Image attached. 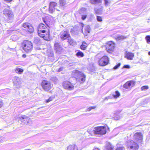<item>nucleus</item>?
Returning a JSON list of instances; mask_svg holds the SVG:
<instances>
[{
    "mask_svg": "<svg viewBox=\"0 0 150 150\" xmlns=\"http://www.w3.org/2000/svg\"><path fill=\"white\" fill-rule=\"evenodd\" d=\"M38 35L45 40H48L49 37V33L46 25L43 23L39 24L38 27Z\"/></svg>",
    "mask_w": 150,
    "mask_h": 150,
    "instance_id": "nucleus-1",
    "label": "nucleus"
},
{
    "mask_svg": "<svg viewBox=\"0 0 150 150\" xmlns=\"http://www.w3.org/2000/svg\"><path fill=\"white\" fill-rule=\"evenodd\" d=\"M72 75L81 83H83L85 81L86 76L83 73L78 70L74 71L72 73Z\"/></svg>",
    "mask_w": 150,
    "mask_h": 150,
    "instance_id": "nucleus-2",
    "label": "nucleus"
},
{
    "mask_svg": "<svg viewBox=\"0 0 150 150\" xmlns=\"http://www.w3.org/2000/svg\"><path fill=\"white\" fill-rule=\"evenodd\" d=\"M106 127L104 126L96 127L93 130L94 134L96 135H102L106 133Z\"/></svg>",
    "mask_w": 150,
    "mask_h": 150,
    "instance_id": "nucleus-3",
    "label": "nucleus"
},
{
    "mask_svg": "<svg viewBox=\"0 0 150 150\" xmlns=\"http://www.w3.org/2000/svg\"><path fill=\"white\" fill-rule=\"evenodd\" d=\"M23 49L26 52H30L33 49L32 42L28 40L24 41L22 44Z\"/></svg>",
    "mask_w": 150,
    "mask_h": 150,
    "instance_id": "nucleus-4",
    "label": "nucleus"
},
{
    "mask_svg": "<svg viewBox=\"0 0 150 150\" xmlns=\"http://www.w3.org/2000/svg\"><path fill=\"white\" fill-rule=\"evenodd\" d=\"M3 13L8 21L13 18V15L12 11L10 9L9 6H8V8L4 9Z\"/></svg>",
    "mask_w": 150,
    "mask_h": 150,
    "instance_id": "nucleus-5",
    "label": "nucleus"
},
{
    "mask_svg": "<svg viewBox=\"0 0 150 150\" xmlns=\"http://www.w3.org/2000/svg\"><path fill=\"white\" fill-rule=\"evenodd\" d=\"M42 86L45 90L48 91L52 88L53 85L50 82L44 80L42 82Z\"/></svg>",
    "mask_w": 150,
    "mask_h": 150,
    "instance_id": "nucleus-6",
    "label": "nucleus"
},
{
    "mask_svg": "<svg viewBox=\"0 0 150 150\" xmlns=\"http://www.w3.org/2000/svg\"><path fill=\"white\" fill-rule=\"evenodd\" d=\"M137 142H135L133 140L128 141L127 142L128 148L131 149H133L134 150H137L139 148V146Z\"/></svg>",
    "mask_w": 150,
    "mask_h": 150,
    "instance_id": "nucleus-7",
    "label": "nucleus"
},
{
    "mask_svg": "<svg viewBox=\"0 0 150 150\" xmlns=\"http://www.w3.org/2000/svg\"><path fill=\"white\" fill-rule=\"evenodd\" d=\"M109 59L108 57L104 56L99 60L98 64L99 65L102 66H105L108 63Z\"/></svg>",
    "mask_w": 150,
    "mask_h": 150,
    "instance_id": "nucleus-8",
    "label": "nucleus"
},
{
    "mask_svg": "<svg viewBox=\"0 0 150 150\" xmlns=\"http://www.w3.org/2000/svg\"><path fill=\"white\" fill-rule=\"evenodd\" d=\"M115 46V45L113 42L112 41L109 42L106 46V50L108 52L111 53L113 51Z\"/></svg>",
    "mask_w": 150,
    "mask_h": 150,
    "instance_id": "nucleus-9",
    "label": "nucleus"
},
{
    "mask_svg": "<svg viewBox=\"0 0 150 150\" xmlns=\"http://www.w3.org/2000/svg\"><path fill=\"white\" fill-rule=\"evenodd\" d=\"M142 135L140 132L136 133L134 136V139L137 143H141L143 140Z\"/></svg>",
    "mask_w": 150,
    "mask_h": 150,
    "instance_id": "nucleus-10",
    "label": "nucleus"
},
{
    "mask_svg": "<svg viewBox=\"0 0 150 150\" xmlns=\"http://www.w3.org/2000/svg\"><path fill=\"white\" fill-rule=\"evenodd\" d=\"M63 86L65 89L72 90L74 88V86L69 82L65 81L63 83Z\"/></svg>",
    "mask_w": 150,
    "mask_h": 150,
    "instance_id": "nucleus-11",
    "label": "nucleus"
},
{
    "mask_svg": "<svg viewBox=\"0 0 150 150\" xmlns=\"http://www.w3.org/2000/svg\"><path fill=\"white\" fill-rule=\"evenodd\" d=\"M23 27L26 28L28 32L30 33H33L34 31L33 26L30 23H24L23 25Z\"/></svg>",
    "mask_w": 150,
    "mask_h": 150,
    "instance_id": "nucleus-12",
    "label": "nucleus"
},
{
    "mask_svg": "<svg viewBox=\"0 0 150 150\" xmlns=\"http://www.w3.org/2000/svg\"><path fill=\"white\" fill-rule=\"evenodd\" d=\"M79 12L81 14V19L83 20H85L87 16V9L83 8L79 10Z\"/></svg>",
    "mask_w": 150,
    "mask_h": 150,
    "instance_id": "nucleus-13",
    "label": "nucleus"
},
{
    "mask_svg": "<svg viewBox=\"0 0 150 150\" xmlns=\"http://www.w3.org/2000/svg\"><path fill=\"white\" fill-rule=\"evenodd\" d=\"M14 86L16 88H19L21 86V80L19 77L15 76L13 79Z\"/></svg>",
    "mask_w": 150,
    "mask_h": 150,
    "instance_id": "nucleus-14",
    "label": "nucleus"
},
{
    "mask_svg": "<svg viewBox=\"0 0 150 150\" xmlns=\"http://www.w3.org/2000/svg\"><path fill=\"white\" fill-rule=\"evenodd\" d=\"M60 37L62 40H64L67 39L70 36V34L67 31H62L60 34Z\"/></svg>",
    "mask_w": 150,
    "mask_h": 150,
    "instance_id": "nucleus-15",
    "label": "nucleus"
},
{
    "mask_svg": "<svg viewBox=\"0 0 150 150\" xmlns=\"http://www.w3.org/2000/svg\"><path fill=\"white\" fill-rule=\"evenodd\" d=\"M135 85V82L133 81H127L123 85V87L127 89H129L133 87Z\"/></svg>",
    "mask_w": 150,
    "mask_h": 150,
    "instance_id": "nucleus-16",
    "label": "nucleus"
},
{
    "mask_svg": "<svg viewBox=\"0 0 150 150\" xmlns=\"http://www.w3.org/2000/svg\"><path fill=\"white\" fill-rule=\"evenodd\" d=\"M57 5V4L54 2H50L49 7V11L50 13H52L54 10V7Z\"/></svg>",
    "mask_w": 150,
    "mask_h": 150,
    "instance_id": "nucleus-17",
    "label": "nucleus"
},
{
    "mask_svg": "<svg viewBox=\"0 0 150 150\" xmlns=\"http://www.w3.org/2000/svg\"><path fill=\"white\" fill-rule=\"evenodd\" d=\"M134 53L129 52H126L125 54V57L129 60L133 59L134 57Z\"/></svg>",
    "mask_w": 150,
    "mask_h": 150,
    "instance_id": "nucleus-18",
    "label": "nucleus"
},
{
    "mask_svg": "<svg viewBox=\"0 0 150 150\" xmlns=\"http://www.w3.org/2000/svg\"><path fill=\"white\" fill-rule=\"evenodd\" d=\"M20 121L23 122L24 124L28 123L30 120V118L25 115H23L21 117H19Z\"/></svg>",
    "mask_w": 150,
    "mask_h": 150,
    "instance_id": "nucleus-19",
    "label": "nucleus"
},
{
    "mask_svg": "<svg viewBox=\"0 0 150 150\" xmlns=\"http://www.w3.org/2000/svg\"><path fill=\"white\" fill-rule=\"evenodd\" d=\"M94 10L96 13L98 14H101L103 12L102 6H100L99 8H95Z\"/></svg>",
    "mask_w": 150,
    "mask_h": 150,
    "instance_id": "nucleus-20",
    "label": "nucleus"
},
{
    "mask_svg": "<svg viewBox=\"0 0 150 150\" xmlns=\"http://www.w3.org/2000/svg\"><path fill=\"white\" fill-rule=\"evenodd\" d=\"M127 38V37L122 35H117L115 36V38L117 40H122Z\"/></svg>",
    "mask_w": 150,
    "mask_h": 150,
    "instance_id": "nucleus-21",
    "label": "nucleus"
},
{
    "mask_svg": "<svg viewBox=\"0 0 150 150\" xmlns=\"http://www.w3.org/2000/svg\"><path fill=\"white\" fill-rule=\"evenodd\" d=\"M55 49L57 52L62 49V48L59 45V43H55L54 45Z\"/></svg>",
    "mask_w": 150,
    "mask_h": 150,
    "instance_id": "nucleus-22",
    "label": "nucleus"
},
{
    "mask_svg": "<svg viewBox=\"0 0 150 150\" xmlns=\"http://www.w3.org/2000/svg\"><path fill=\"white\" fill-rule=\"evenodd\" d=\"M77 150L76 146L75 145H70L68 146L67 147V150Z\"/></svg>",
    "mask_w": 150,
    "mask_h": 150,
    "instance_id": "nucleus-23",
    "label": "nucleus"
},
{
    "mask_svg": "<svg viewBox=\"0 0 150 150\" xmlns=\"http://www.w3.org/2000/svg\"><path fill=\"white\" fill-rule=\"evenodd\" d=\"M87 46V43L85 42H83L82 43V45H81L80 47L81 49L84 50L86 49Z\"/></svg>",
    "mask_w": 150,
    "mask_h": 150,
    "instance_id": "nucleus-24",
    "label": "nucleus"
},
{
    "mask_svg": "<svg viewBox=\"0 0 150 150\" xmlns=\"http://www.w3.org/2000/svg\"><path fill=\"white\" fill-rule=\"evenodd\" d=\"M113 146L110 143H108L105 147V150H113Z\"/></svg>",
    "mask_w": 150,
    "mask_h": 150,
    "instance_id": "nucleus-25",
    "label": "nucleus"
},
{
    "mask_svg": "<svg viewBox=\"0 0 150 150\" xmlns=\"http://www.w3.org/2000/svg\"><path fill=\"white\" fill-rule=\"evenodd\" d=\"M15 70L16 73L19 74H21L23 71V70L22 69L18 67L16 68Z\"/></svg>",
    "mask_w": 150,
    "mask_h": 150,
    "instance_id": "nucleus-26",
    "label": "nucleus"
},
{
    "mask_svg": "<svg viewBox=\"0 0 150 150\" xmlns=\"http://www.w3.org/2000/svg\"><path fill=\"white\" fill-rule=\"evenodd\" d=\"M67 40H68V42L70 45H73L74 44V40L71 39L70 36H69Z\"/></svg>",
    "mask_w": 150,
    "mask_h": 150,
    "instance_id": "nucleus-27",
    "label": "nucleus"
},
{
    "mask_svg": "<svg viewBox=\"0 0 150 150\" xmlns=\"http://www.w3.org/2000/svg\"><path fill=\"white\" fill-rule=\"evenodd\" d=\"M90 3L92 4H96L100 3V0H90Z\"/></svg>",
    "mask_w": 150,
    "mask_h": 150,
    "instance_id": "nucleus-28",
    "label": "nucleus"
},
{
    "mask_svg": "<svg viewBox=\"0 0 150 150\" xmlns=\"http://www.w3.org/2000/svg\"><path fill=\"white\" fill-rule=\"evenodd\" d=\"M76 55L79 57H83L84 56L83 53L81 51H79L76 54Z\"/></svg>",
    "mask_w": 150,
    "mask_h": 150,
    "instance_id": "nucleus-29",
    "label": "nucleus"
},
{
    "mask_svg": "<svg viewBox=\"0 0 150 150\" xmlns=\"http://www.w3.org/2000/svg\"><path fill=\"white\" fill-rule=\"evenodd\" d=\"M34 42L36 44H39L40 43V40L39 38L35 37L34 38Z\"/></svg>",
    "mask_w": 150,
    "mask_h": 150,
    "instance_id": "nucleus-30",
    "label": "nucleus"
},
{
    "mask_svg": "<svg viewBox=\"0 0 150 150\" xmlns=\"http://www.w3.org/2000/svg\"><path fill=\"white\" fill-rule=\"evenodd\" d=\"M18 39V38L16 35H13L11 37V39L13 41H15Z\"/></svg>",
    "mask_w": 150,
    "mask_h": 150,
    "instance_id": "nucleus-31",
    "label": "nucleus"
},
{
    "mask_svg": "<svg viewBox=\"0 0 150 150\" xmlns=\"http://www.w3.org/2000/svg\"><path fill=\"white\" fill-rule=\"evenodd\" d=\"M120 95V93L118 91L115 92V94L113 95L114 97L116 98L118 97Z\"/></svg>",
    "mask_w": 150,
    "mask_h": 150,
    "instance_id": "nucleus-32",
    "label": "nucleus"
},
{
    "mask_svg": "<svg viewBox=\"0 0 150 150\" xmlns=\"http://www.w3.org/2000/svg\"><path fill=\"white\" fill-rule=\"evenodd\" d=\"M104 3L105 6H108L110 3V1L109 0H104Z\"/></svg>",
    "mask_w": 150,
    "mask_h": 150,
    "instance_id": "nucleus-33",
    "label": "nucleus"
},
{
    "mask_svg": "<svg viewBox=\"0 0 150 150\" xmlns=\"http://www.w3.org/2000/svg\"><path fill=\"white\" fill-rule=\"evenodd\" d=\"M59 2L60 6H64L66 4V1L64 0H60Z\"/></svg>",
    "mask_w": 150,
    "mask_h": 150,
    "instance_id": "nucleus-34",
    "label": "nucleus"
},
{
    "mask_svg": "<svg viewBox=\"0 0 150 150\" xmlns=\"http://www.w3.org/2000/svg\"><path fill=\"white\" fill-rule=\"evenodd\" d=\"M145 38L147 43L150 44V36L147 35L146 37Z\"/></svg>",
    "mask_w": 150,
    "mask_h": 150,
    "instance_id": "nucleus-35",
    "label": "nucleus"
},
{
    "mask_svg": "<svg viewBox=\"0 0 150 150\" xmlns=\"http://www.w3.org/2000/svg\"><path fill=\"white\" fill-rule=\"evenodd\" d=\"M149 88V87L147 86H143L141 88L142 91H145Z\"/></svg>",
    "mask_w": 150,
    "mask_h": 150,
    "instance_id": "nucleus-36",
    "label": "nucleus"
},
{
    "mask_svg": "<svg viewBox=\"0 0 150 150\" xmlns=\"http://www.w3.org/2000/svg\"><path fill=\"white\" fill-rule=\"evenodd\" d=\"M51 80L52 81H53L55 83H56L58 82V79L56 77L52 78Z\"/></svg>",
    "mask_w": 150,
    "mask_h": 150,
    "instance_id": "nucleus-37",
    "label": "nucleus"
},
{
    "mask_svg": "<svg viewBox=\"0 0 150 150\" xmlns=\"http://www.w3.org/2000/svg\"><path fill=\"white\" fill-rule=\"evenodd\" d=\"M86 30L88 32V33H89L90 32V27L89 25H87L86 27L85 28Z\"/></svg>",
    "mask_w": 150,
    "mask_h": 150,
    "instance_id": "nucleus-38",
    "label": "nucleus"
},
{
    "mask_svg": "<svg viewBox=\"0 0 150 150\" xmlns=\"http://www.w3.org/2000/svg\"><path fill=\"white\" fill-rule=\"evenodd\" d=\"M97 20L99 22H101L102 21V18L100 16H97Z\"/></svg>",
    "mask_w": 150,
    "mask_h": 150,
    "instance_id": "nucleus-39",
    "label": "nucleus"
},
{
    "mask_svg": "<svg viewBox=\"0 0 150 150\" xmlns=\"http://www.w3.org/2000/svg\"><path fill=\"white\" fill-rule=\"evenodd\" d=\"M120 63H118L117 65L113 67V69L114 70H115V69H117L120 67Z\"/></svg>",
    "mask_w": 150,
    "mask_h": 150,
    "instance_id": "nucleus-40",
    "label": "nucleus"
},
{
    "mask_svg": "<svg viewBox=\"0 0 150 150\" xmlns=\"http://www.w3.org/2000/svg\"><path fill=\"white\" fill-rule=\"evenodd\" d=\"M115 150H125V149L124 147L121 146L120 147L117 148Z\"/></svg>",
    "mask_w": 150,
    "mask_h": 150,
    "instance_id": "nucleus-41",
    "label": "nucleus"
},
{
    "mask_svg": "<svg viewBox=\"0 0 150 150\" xmlns=\"http://www.w3.org/2000/svg\"><path fill=\"white\" fill-rule=\"evenodd\" d=\"M96 108V107L95 106H93L91 107H90L88 108L87 109V111H90L92 109H94L95 108Z\"/></svg>",
    "mask_w": 150,
    "mask_h": 150,
    "instance_id": "nucleus-42",
    "label": "nucleus"
},
{
    "mask_svg": "<svg viewBox=\"0 0 150 150\" xmlns=\"http://www.w3.org/2000/svg\"><path fill=\"white\" fill-rule=\"evenodd\" d=\"M53 98L50 97L49 99L46 100V102L47 103L52 100Z\"/></svg>",
    "mask_w": 150,
    "mask_h": 150,
    "instance_id": "nucleus-43",
    "label": "nucleus"
},
{
    "mask_svg": "<svg viewBox=\"0 0 150 150\" xmlns=\"http://www.w3.org/2000/svg\"><path fill=\"white\" fill-rule=\"evenodd\" d=\"M130 66L129 65H126L124 66V68L127 69H129L130 68Z\"/></svg>",
    "mask_w": 150,
    "mask_h": 150,
    "instance_id": "nucleus-44",
    "label": "nucleus"
},
{
    "mask_svg": "<svg viewBox=\"0 0 150 150\" xmlns=\"http://www.w3.org/2000/svg\"><path fill=\"white\" fill-rule=\"evenodd\" d=\"M3 105V103L1 100H0V108L2 107Z\"/></svg>",
    "mask_w": 150,
    "mask_h": 150,
    "instance_id": "nucleus-45",
    "label": "nucleus"
},
{
    "mask_svg": "<svg viewBox=\"0 0 150 150\" xmlns=\"http://www.w3.org/2000/svg\"><path fill=\"white\" fill-rule=\"evenodd\" d=\"M43 21H44V22L45 23V24L47 25H48V24H47V22L46 21H45V20L44 18H43Z\"/></svg>",
    "mask_w": 150,
    "mask_h": 150,
    "instance_id": "nucleus-46",
    "label": "nucleus"
},
{
    "mask_svg": "<svg viewBox=\"0 0 150 150\" xmlns=\"http://www.w3.org/2000/svg\"><path fill=\"white\" fill-rule=\"evenodd\" d=\"M120 117H115V120H119V119H120Z\"/></svg>",
    "mask_w": 150,
    "mask_h": 150,
    "instance_id": "nucleus-47",
    "label": "nucleus"
},
{
    "mask_svg": "<svg viewBox=\"0 0 150 150\" xmlns=\"http://www.w3.org/2000/svg\"><path fill=\"white\" fill-rule=\"evenodd\" d=\"M5 1H7L8 2H9L13 0H4Z\"/></svg>",
    "mask_w": 150,
    "mask_h": 150,
    "instance_id": "nucleus-48",
    "label": "nucleus"
},
{
    "mask_svg": "<svg viewBox=\"0 0 150 150\" xmlns=\"http://www.w3.org/2000/svg\"><path fill=\"white\" fill-rule=\"evenodd\" d=\"M22 57L23 58H25L26 57V55L25 54H23L22 55Z\"/></svg>",
    "mask_w": 150,
    "mask_h": 150,
    "instance_id": "nucleus-49",
    "label": "nucleus"
},
{
    "mask_svg": "<svg viewBox=\"0 0 150 150\" xmlns=\"http://www.w3.org/2000/svg\"><path fill=\"white\" fill-rule=\"evenodd\" d=\"M93 150H100V149L98 148H95Z\"/></svg>",
    "mask_w": 150,
    "mask_h": 150,
    "instance_id": "nucleus-50",
    "label": "nucleus"
},
{
    "mask_svg": "<svg viewBox=\"0 0 150 150\" xmlns=\"http://www.w3.org/2000/svg\"><path fill=\"white\" fill-rule=\"evenodd\" d=\"M62 68H60L58 71V72H60V71H61L62 70Z\"/></svg>",
    "mask_w": 150,
    "mask_h": 150,
    "instance_id": "nucleus-51",
    "label": "nucleus"
},
{
    "mask_svg": "<svg viewBox=\"0 0 150 150\" xmlns=\"http://www.w3.org/2000/svg\"><path fill=\"white\" fill-rule=\"evenodd\" d=\"M148 54L149 55H150V52H148Z\"/></svg>",
    "mask_w": 150,
    "mask_h": 150,
    "instance_id": "nucleus-52",
    "label": "nucleus"
},
{
    "mask_svg": "<svg viewBox=\"0 0 150 150\" xmlns=\"http://www.w3.org/2000/svg\"><path fill=\"white\" fill-rule=\"evenodd\" d=\"M25 150H30V149H25Z\"/></svg>",
    "mask_w": 150,
    "mask_h": 150,
    "instance_id": "nucleus-53",
    "label": "nucleus"
},
{
    "mask_svg": "<svg viewBox=\"0 0 150 150\" xmlns=\"http://www.w3.org/2000/svg\"><path fill=\"white\" fill-rule=\"evenodd\" d=\"M93 16H94V15H92V16H93Z\"/></svg>",
    "mask_w": 150,
    "mask_h": 150,
    "instance_id": "nucleus-54",
    "label": "nucleus"
}]
</instances>
